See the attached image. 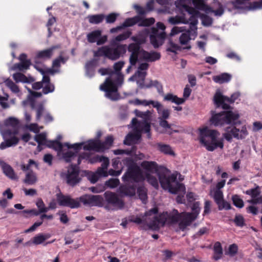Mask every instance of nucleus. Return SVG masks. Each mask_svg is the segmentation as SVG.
I'll list each match as a JSON object with an SVG mask.
<instances>
[{"mask_svg":"<svg viewBox=\"0 0 262 262\" xmlns=\"http://www.w3.org/2000/svg\"><path fill=\"white\" fill-rule=\"evenodd\" d=\"M125 161L128 165V169L122 178L124 182H139L146 179L148 183L155 188L158 189V180L152 173H145L144 176L140 167L131 159H126Z\"/></svg>","mask_w":262,"mask_h":262,"instance_id":"1","label":"nucleus"},{"mask_svg":"<svg viewBox=\"0 0 262 262\" xmlns=\"http://www.w3.org/2000/svg\"><path fill=\"white\" fill-rule=\"evenodd\" d=\"M158 212V208L155 207L146 212L145 213V215L142 217L137 216H133L129 219V221L137 224L146 225L148 229L157 230L161 226H163L165 224H167V221H164L165 219L167 220V212H163L157 216V214Z\"/></svg>","mask_w":262,"mask_h":262,"instance_id":"2","label":"nucleus"},{"mask_svg":"<svg viewBox=\"0 0 262 262\" xmlns=\"http://www.w3.org/2000/svg\"><path fill=\"white\" fill-rule=\"evenodd\" d=\"M192 211V213L182 212L179 213L177 210L173 209L171 213H167V224L178 222L179 228L184 231L187 226H189L197 218L200 211L199 203L195 202L193 204ZM164 221H165L166 220L165 219Z\"/></svg>","mask_w":262,"mask_h":262,"instance_id":"3","label":"nucleus"},{"mask_svg":"<svg viewBox=\"0 0 262 262\" xmlns=\"http://www.w3.org/2000/svg\"><path fill=\"white\" fill-rule=\"evenodd\" d=\"M124 65V62L119 61L114 63L113 68L117 72V81H113L111 77L107 78L105 82L101 85L100 89L105 92V96L113 100L119 99L120 96L118 93L117 86L121 85L123 83V76L118 72H120Z\"/></svg>","mask_w":262,"mask_h":262,"instance_id":"4","label":"nucleus"},{"mask_svg":"<svg viewBox=\"0 0 262 262\" xmlns=\"http://www.w3.org/2000/svg\"><path fill=\"white\" fill-rule=\"evenodd\" d=\"M199 130L200 142L208 151H212L218 147L223 148V139H217L220 135L218 131L208 127L200 128Z\"/></svg>","mask_w":262,"mask_h":262,"instance_id":"5","label":"nucleus"},{"mask_svg":"<svg viewBox=\"0 0 262 262\" xmlns=\"http://www.w3.org/2000/svg\"><path fill=\"white\" fill-rule=\"evenodd\" d=\"M64 145L68 148H73L75 150L74 152L68 151L63 153L62 158L67 162L69 163L71 161L77 159L78 160V152L81 149L88 151H98V140H89L85 142H81L70 144L69 143H64Z\"/></svg>","mask_w":262,"mask_h":262,"instance_id":"6","label":"nucleus"},{"mask_svg":"<svg viewBox=\"0 0 262 262\" xmlns=\"http://www.w3.org/2000/svg\"><path fill=\"white\" fill-rule=\"evenodd\" d=\"M128 50L131 53L129 57V62L132 65H135L136 64L138 58L147 61L152 62L159 60L161 57V55L158 52H148L144 50H140L139 43H130L128 47Z\"/></svg>","mask_w":262,"mask_h":262,"instance_id":"7","label":"nucleus"},{"mask_svg":"<svg viewBox=\"0 0 262 262\" xmlns=\"http://www.w3.org/2000/svg\"><path fill=\"white\" fill-rule=\"evenodd\" d=\"M137 123V119L133 118L132 120V127L135 133L128 134L125 137L123 143L125 145H130L137 143L141 138V134L144 132L147 134V137L150 138V125L145 122Z\"/></svg>","mask_w":262,"mask_h":262,"instance_id":"8","label":"nucleus"},{"mask_svg":"<svg viewBox=\"0 0 262 262\" xmlns=\"http://www.w3.org/2000/svg\"><path fill=\"white\" fill-rule=\"evenodd\" d=\"M158 177L161 186L164 189L173 194H176L179 191L185 192V186L177 181V177L174 174L162 172L158 173Z\"/></svg>","mask_w":262,"mask_h":262,"instance_id":"9","label":"nucleus"},{"mask_svg":"<svg viewBox=\"0 0 262 262\" xmlns=\"http://www.w3.org/2000/svg\"><path fill=\"white\" fill-rule=\"evenodd\" d=\"M126 49V45L112 43V47L105 46L99 48V56H103L111 60H116L125 54Z\"/></svg>","mask_w":262,"mask_h":262,"instance_id":"10","label":"nucleus"},{"mask_svg":"<svg viewBox=\"0 0 262 262\" xmlns=\"http://www.w3.org/2000/svg\"><path fill=\"white\" fill-rule=\"evenodd\" d=\"M239 118V115L232 111L223 112L212 115L210 122L215 126H222L225 124H235V121Z\"/></svg>","mask_w":262,"mask_h":262,"instance_id":"11","label":"nucleus"},{"mask_svg":"<svg viewBox=\"0 0 262 262\" xmlns=\"http://www.w3.org/2000/svg\"><path fill=\"white\" fill-rule=\"evenodd\" d=\"M81 171L78 164H71L65 173V181L67 184L72 187L78 184L81 181Z\"/></svg>","mask_w":262,"mask_h":262,"instance_id":"12","label":"nucleus"},{"mask_svg":"<svg viewBox=\"0 0 262 262\" xmlns=\"http://www.w3.org/2000/svg\"><path fill=\"white\" fill-rule=\"evenodd\" d=\"M156 25V28H152V32L150 35L151 43L155 48H158L161 46L163 43L166 37V33L164 32L165 26L164 24L158 22Z\"/></svg>","mask_w":262,"mask_h":262,"instance_id":"13","label":"nucleus"},{"mask_svg":"<svg viewBox=\"0 0 262 262\" xmlns=\"http://www.w3.org/2000/svg\"><path fill=\"white\" fill-rule=\"evenodd\" d=\"M248 135L246 125H244L239 129L235 126H229L225 129L223 137L228 141L231 142L233 138L237 139H244Z\"/></svg>","mask_w":262,"mask_h":262,"instance_id":"14","label":"nucleus"},{"mask_svg":"<svg viewBox=\"0 0 262 262\" xmlns=\"http://www.w3.org/2000/svg\"><path fill=\"white\" fill-rule=\"evenodd\" d=\"M4 125L6 127H12V129H6L2 132L3 138L11 135H17L19 132V121L14 117H10L4 121Z\"/></svg>","mask_w":262,"mask_h":262,"instance_id":"15","label":"nucleus"},{"mask_svg":"<svg viewBox=\"0 0 262 262\" xmlns=\"http://www.w3.org/2000/svg\"><path fill=\"white\" fill-rule=\"evenodd\" d=\"M56 196L58 204L60 206L68 207L71 209L80 207L77 198L73 199L70 195H64L61 192L57 193Z\"/></svg>","mask_w":262,"mask_h":262,"instance_id":"16","label":"nucleus"},{"mask_svg":"<svg viewBox=\"0 0 262 262\" xmlns=\"http://www.w3.org/2000/svg\"><path fill=\"white\" fill-rule=\"evenodd\" d=\"M191 1L196 9L201 10H204L207 12H212L215 15L221 16L224 12L222 5L219 2L214 3V4L218 6V9L215 10H213L212 8L208 7L207 5H205L204 0Z\"/></svg>","mask_w":262,"mask_h":262,"instance_id":"17","label":"nucleus"},{"mask_svg":"<svg viewBox=\"0 0 262 262\" xmlns=\"http://www.w3.org/2000/svg\"><path fill=\"white\" fill-rule=\"evenodd\" d=\"M88 52L92 53L94 58L86 62L85 69L86 74L90 77H92L95 74V69L98 63V49L92 50Z\"/></svg>","mask_w":262,"mask_h":262,"instance_id":"18","label":"nucleus"},{"mask_svg":"<svg viewBox=\"0 0 262 262\" xmlns=\"http://www.w3.org/2000/svg\"><path fill=\"white\" fill-rule=\"evenodd\" d=\"M99 162L101 163V168H99V177H107L108 175L118 176L120 174L121 171L114 170L112 169H110L107 172L106 169L109 165V159L103 156H99Z\"/></svg>","mask_w":262,"mask_h":262,"instance_id":"19","label":"nucleus"},{"mask_svg":"<svg viewBox=\"0 0 262 262\" xmlns=\"http://www.w3.org/2000/svg\"><path fill=\"white\" fill-rule=\"evenodd\" d=\"M168 22L172 25H176L180 23L190 24V29L192 31H196L197 30L196 25L198 20L194 15H191L189 20H185L182 17L178 16L174 17H170L168 18Z\"/></svg>","mask_w":262,"mask_h":262,"instance_id":"20","label":"nucleus"},{"mask_svg":"<svg viewBox=\"0 0 262 262\" xmlns=\"http://www.w3.org/2000/svg\"><path fill=\"white\" fill-rule=\"evenodd\" d=\"M155 21L154 18L151 17L142 20L140 22V17L135 16L126 19L122 24L123 28L133 26L137 23H138L139 26H148L153 24Z\"/></svg>","mask_w":262,"mask_h":262,"instance_id":"21","label":"nucleus"},{"mask_svg":"<svg viewBox=\"0 0 262 262\" xmlns=\"http://www.w3.org/2000/svg\"><path fill=\"white\" fill-rule=\"evenodd\" d=\"M78 202L81 204H83L87 206H98V195L93 194H84L77 198Z\"/></svg>","mask_w":262,"mask_h":262,"instance_id":"22","label":"nucleus"},{"mask_svg":"<svg viewBox=\"0 0 262 262\" xmlns=\"http://www.w3.org/2000/svg\"><path fill=\"white\" fill-rule=\"evenodd\" d=\"M60 46L56 45L53 46L51 47L38 51L36 55V58L42 60L50 59L53 55L54 50L59 48Z\"/></svg>","mask_w":262,"mask_h":262,"instance_id":"23","label":"nucleus"},{"mask_svg":"<svg viewBox=\"0 0 262 262\" xmlns=\"http://www.w3.org/2000/svg\"><path fill=\"white\" fill-rule=\"evenodd\" d=\"M105 197L108 203L113 204L115 207L121 209L124 204L122 200L119 199L116 194L111 192H106Z\"/></svg>","mask_w":262,"mask_h":262,"instance_id":"24","label":"nucleus"},{"mask_svg":"<svg viewBox=\"0 0 262 262\" xmlns=\"http://www.w3.org/2000/svg\"><path fill=\"white\" fill-rule=\"evenodd\" d=\"M152 106L157 109L159 116V120L162 119L166 120L169 118L170 111L167 108H165L161 103L158 101H155Z\"/></svg>","mask_w":262,"mask_h":262,"instance_id":"25","label":"nucleus"},{"mask_svg":"<svg viewBox=\"0 0 262 262\" xmlns=\"http://www.w3.org/2000/svg\"><path fill=\"white\" fill-rule=\"evenodd\" d=\"M4 139L5 141L2 142L0 144V149L2 150L5 149L8 147L15 146L19 141V139L16 137V135H11V136H8Z\"/></svg>","mask_w":262,"mask_h":262,"instance_id":"26","label":"nucleus"},{"mask_svg":"<svg viewBox=\"0 0 262 262\" xmlns=\"http://www.w3.org/2000/svg\"><path fill=\"white\" fill-rule=\"evenodd\" d=\"M0 165L2 168L4 174L11 180H17L18 177L15 173L12 167L7 163L2 162Z\"/></svg>","mask_w":262,"mask_h":262,"instance_id":"27","label":"nucleus"},{"mask_svg":"<svg viewBox=\"0 0 262 262\" xmlns=\"http://www.w3.org/2000/svg\"><path fill=\"white\" fill-rule=\"evenodd\" d=\"M141 166L146 171V173H153L158 171V165L156 162L144 161Z\"/></svg>","mask_w":262,"mask_h":262,"instance_id":"28","label":"nucleus"},{"mask_svg":"<svg viewBox=\"0 0 262 262\" xmlns=\"http://www.w3.org/2000/svg\"><path fill=\"white\" fill-rule=\"evenodd\" d=\"M119 193L122 195L134 196L136 194V187L135 186H128L127 185L121 186L119 188Z\"/></svg>","mask_w":262,"mask_h":262,"instance_id":"29","label":"nucleus"},{"mask_svg":"<svg viewBox=\"0 0 262 262\" xmlns=\"http://www.w3.org/2000/svg\"><path fill=\"white\" fill-rule=\"evenodd\" d=\"M84 159L91 164L98 162V155L92 157V155L88 152H83L80 154L78 158V165L81 163L82 160Z\"/></svg>","mask_w":262,"mask_h":262,"instance_id":"30","label":"nucleus"},{"mask_svg":"<svg viewBox=\"0 0 262 262\" xmlns=\"http://www.w3.org/2000/svg\"><path fill=\"white\" fill-rule=\"evenodd\" d=\"M81 177H86L91 183L94 184L98 180V169L93 172L89 170H82L81 172Z\"/></svg>","mask_w":262,"mask_h":262,"instance_id":"31","label":"nucleus"},{"mask_svg":"<svg viewBox=\"0 0 262 262\" xmlns=\"http://www.w3.org/2000/svg\"><path fill=\"white\" fill-rule=\"evenodd\" d=\"M176 5L178 8L185 9L189 14H193L192 15L196 13V11L193 8L187 5V0H177L176 2Z\"/></svg>","mask_w":262,"mask_h":262,"instance_id":"32","label":"nucleus"},{"mask_svg":"<svg viewBox=\"0 0 262 262\" xmlns=\"http://www.w3.org/2000/svg\"><path fill=\"white\" fill-rule=\"evenodd\" d=\"M149 65L147 63H142L138 67L137 72L135 74V77H138L141 80H143L147 74L146 71L148 69Z\"/></svg>","mask_w":262,"mask_h":262,"instance_id":"33","label":"nucleus"},{"mask_svg":"<svg viewBox=\"0 0 262 262\" xmlns=\"http://www.w3.org/2000/svg\"><path fill=\"white\" fill-rule=\"evenodd\" d=\"M50 237L51 235L49 233H39L32 238V243L35 245L42 244Z\"/></svg>","mask_w":262,"mask_h":262,"instance_id":"34","label":"nucleus"},{"mask_svg":"<svg viewBox=\"0 0 262 262\" xmlns=\"http://www.w3.org/2000/svg\"><path fill=\"white\" fill-rule=\"evenodd\" d=\"M191 40L190 37V31H187L186 32L182 33L179 38V41L182 45H186L185 47H184V49L189 50L191 49V46L188 44L189 42Z\"/></svg>","mask_w":262,"mask_h":262,"instance_id":"35","label":"nucleus"},{"mask_svg":"<svg viewBox=\"0 0 262 262\" xmlns=\"http://www.w3.org/2000/svg\"><path fill=\"white\" fill-rule=\"evenodd\" d=\"M164 100L170 101L178 105L183 104L185 101V99L179 98L176 95L171 93H168L165 95L164 97Z\"/></svg>","mask_w":262,"mask_h":262,"instance_id":"36","label":"nucleus"},{"mask_svg":"<svg viewBox=\"0 0 262 262\" xmlns=\"http://www.w3.org/2000/svg\"><path fill=\"white\" fill-rule=\"evenodd\" d=\"M157 149L164 154L172 156L175 155L174 152L169 145L163 143H158L157 144Z\"/></svg>","mask_w":262,"mask_h":262,"instance_id":"37","label":"nucleus"},{"mask_svg":"<svg viewBox=\"0 0 262 262\" xmlns=\"http://www.w3.org/2000/svg\"><path fill=\"white\" fill-rule=\"evenodd\" d=\"M231 78V76L229 74L224 73L219 75L214 76L212 79L213 81L217 83H223L228 82Z\"/></svg>","mask_w":262,"mask_h":262,"instance_id":"38","label":"nucleus"},{"mask_svg":"<svg viewBox=\"0 0 262 262\" xmlns=\"http://www.w3.org/2000/svg\"><path fill=\"white\" fill-rule=\"evenodd\" d=\"M63 52H61L58 57L55 58L52 62V68H59L60 67L61 63L65 64L67 61L69 60L68 56H62Z\"/></svg>","mask_w":262,"mask_h":262,"instance_id":"39","label":"nucleus"},{"mask_svg":"<svg viewBox=\"0 0 262 262\" xmlns=\"http://www.w3.org/2000/svg\"><path fill=\"white\" fill-rule=\"evenodd\" d=\"M113 138L112 136H108L104 142H101L99 141V151L109 149L113 142Z\"/></svg>","mask_w":262,"mask_h":262,"instance_id":"40","label":"nucleus"},{"mask_svg":"<svg viewBox=\"0 0 262 262\" xmlns=\"http://www.w3.org/2000/svg\"><path fill=\"white\" fill-rule=\"evenodd\" d=\"M37 181V178L35 173L31 170L28 172L26 174L24 182L28 185H33Z\"/></svg>","mask_w":262,"mask_h":262,"instance_id":"41","label":"nucleus"},{"mask_svg":"<svg viewBox=\"0 0 262 262\" xmlns=\"http://www.w3.org/2000/svg\"><path fill=\"white\" fill-rule=\"evenodd\" d=\"M46 145L49 148L59 151H61L63 148V144L58 140L47 141Z\"/></svg>","mask_w":262,"mask_h":262,"instance_id":"42","label":"nucleus"},{"mask_svg":"<svg viewBox=\"0 0 262 262\" xmlns=\"http://www.w3.org/2000/svg\"><path fill=\"white\" fill-rule=\"evenodd\" d=\"M214 255L213 258L217 260L220 259L223 254V249L221 244L220 242H216L213 247Z\"/></svg>","mask_w":262,"mask_h":262,"instance_id":"43","label":"nucleus"},{"mask_svg":"<svg viewBox=\"0 0 262 262\" xmlns=\"http://www.w3.org/2000/svg\"><path fill=\"white\" fill-rule=\"evenodd\" d=\"M134 113L135 114V115L137 117L141 118L143 119V120H142L141 121H138L137 120L136 124L138 122H147V123H149L147 121V120L149 118L150 115V113L149 111H147L145 112H141L139 110H135L134 111Z\"/></svg>","mask_w":262,"mask_h":262,"instance_id":"44","label":"nucleus"},{"mask_svg":"<svg viewBox=\"0 0 262 262\" xmlns=\"http://www.w3.org/2000/svg\"><path fill=\"white\" fill-rule=\"evenodd\" d=\"M210 194L217 204H220L223 200V193L222 190L210 189Z\"/></svg>","mask_w":262,"mask_h":262,"instance_id":"45","label":"nucleus"},{"mask_svg":"<svg viewBox=\"0 0 262 262\" xmlns=\"http://www.w3.org/2000/svg\"><path fill=\"white\" fill-rule=\"evenodd\" d=\"M132 34V32L127 30L123 33L116 36L113 40L112 42L114 44H117L116 42L122 41L128 38Z\"/></svg>","mask_w":262,"mask_h":262,"instance_id":"46","label":"nucleus"},{"mask_svg":"<svg viewBox=\"0 0 262 262\" xmlns=\"http://www.w3.org/2000/svg\"><path fill=\"white\" fill-rule=\"evenodd\" d=\"M137 193L139 199L144 204L146 203L147 200V189L144 186H140L137 189Z\"/></svg>","mask_w":262,"mask_h":262,"instance_id":"47","label":"nucleus"},{"mask_svg":"<svg viewBox=\"0 0 262 262\" xmlns=\"http://www.w3.org/2000/svg\"><path fill=\"white\" fill-rule=\"evenodd\" d=\"M159 122L160 126L162 127L164 130L163 133L169 135L172 133L171 125L169 124L165 119H162L159 120Z\"/></svg>","mask_w":262,"mask_h":262,"instance_id":"48","label":"nucleus"},{"mask_svg":"<svg viewBox=\"0 0 262 262\" xmlns=\"http://www.w3.org/2000/svg\"><path fill=\"white\" fill-rule=\"evenodd\" d=\"M87 40L90 43L96 42L98 45V30H94L87 34Z\"/></svg>","mask_w":262,"mask_h":262,"instance_id":"49","label":"nucleus"},{"mask_svg":"<svg viewBox=\"0 0 262 262\" xmlns=\"http://www.w3.org/2000/svg\"><path fill=\"white\" fill-rule=\"evenodd\" d=\"M31 64V61L20 62L19 63L15 64L13 69L14 70H18L20 71H23L24 70H28Z\"/></svg>","mask_w":262,"mask_h":262,"instance_id":"50","label":"nucleus"},{"mask_svg":"<svg viewBox=\"0 0 262 262\" xmlns=\"http://www.w3.org/2000/svg\"><path fill=\"white\" fill-rule=\"evenodd\" d=\"M214 100L215 103H223L225 102L230 103L231 99L230 97L222 95L220 93H216L214 96Z\"/></svg>","mask_w":262,"mask_h":262,"instance_id":"51","label":"nucleus"},{"mask_svg":"<svg viewBox=\"0 0 262 262\" xmlns=\"http://www.w3.org/2000/svg\"><path fill=\"white\" fill-rule=\"evenodd\" d=\"M4 83L5 85L9 88L11 91L14 93H17L19 92L18 86L14 83L10 79L8 78L5 80Z\"/></svg>","mask_w":262,"mask_h":262,"instance_id":"52","label":"nucleus"},{"mask_svg":"<svg viewBox=\"0 0 262 262\" xmlns=\"http://www.w3.org/2000/svg\"><path fill=\"white\" fill-rule=\"evenodd\" d=\"M238 252V246L235 244L230 245L227 250L225 251V254L230 257L234 256Z\"/></svg>","mask_w":262,"mask_h":262,"instance_id":"53","label":"nucleus"},{"mask_svg":"<svg viewBox=\"0 0 262 262\" xmlns=\"http://www.w3.org/2000/svg\"><path fill=\"white\" fill-rule=\"evenodd\" d=\"M13 78L16 82H29L28 78L23 73H16L13 75Z\"/></svg>","mask_w":262,"mask_h":262,"instance_id":"54","label":"nucleus"},{"mask_svg":"<svg viewBox=\"0 0 262 262\" xmlns=\"http://www.w3.org/2000/svg\"><path fill=\"white\" fill-rule=\"evenodd\" d=\"M246 194L249 195L252 198H257L260 193L259 187L256 186L255 188L246 190Z\"/></svg>","mask_w":262,"mask_h":262,"instance_id":"55","label":"nucleus"},{"mask_svg":"<svg viewBox=\"0 0 262 262\" xmlns=\"http://www.w3.org/2000/svg\"><path fill=\"white\" fill-rule=\"evenodd\" d=\"M151 86H155L157 89L158 92L159 93L163 92V86L157 80L150 81L149 84L146 85V88H149Z\"/></svg>","mask_w":262,"mask_h":262,"instance_id":"56","label":"nucleus"},{"mask_svg":"<svg viewBox=\"0 0 262 262\" xmlns=\"http://www.w3.org/2000/svg\"><path fill=\"white\" fill-rule=\"evenodd\" d=\"M36 205L38 208L39 213H45L49 210V208H47L42 200L40 198L38 199Z\"/></svg>","mask_w":262,"mask_h":262,"instance_id":"57","label":"nucleus"},{"mask_svg":"<svg viewBox=\"0 0 262 262\" xmlns=\"http://www.w3.org/2000/svg\"><path fill=\"white\" fill-rule=\"evenodd\" d=\"M233 204L238 208H241L244 206L243 200L237 195H234L232 197Z\"/></svg>","mask_w":262,"mask_h":262,"instance_id":"58","label":"nucleus"},{"mask_svg":"<svg viewBox=\"0 0 262 262\" xmlns=\"http://www.w3.org/2000/svg\"><path fill=\"white\" fill-rule=\"evenodd\" d=\"M236 226L242 227L245 226V219L241 214H236L233 220Z\"/></svg>","mask_w":262,"mask_h":262,"instance_id":"59","label":"nucleus"},{"mask_svg":"<svg viewBox=\"0 0 262 262\" xmlns=\"http://www.w3.org/2000/svg\"><path fill=\"white\" fill-rule=\"evenodd\" d=\"M155 101L153 100H140L138 98H136L134 100L133 103L136 105H142L144 106H147L150 104H151L153 106V104L154 103Z\"/></svg>","mask_w":262,"mask_h":262,"instance_id":"60","label":"nucleus"},{"mask_svg":"<svg viewBox=\"0 0 262 262\" xmlns=\"http://www.w3.org/2000/svg\"><path fill=\"white\" fill-rule=\"evenodd\" d=\"M46 134L45 133H41L36 135L35 136V140L38 143V145L44 144V142L46 141ZM39 146H38V148Z\"/></svg>","mask_w":262,"mask_h":262,"instance_id":"61","label":"nucleus"},{"mask_svg":"<svg viewBox=\"0 0 262 262\" xmlns=\"http://www.w3.org/2000/svg\"><path fill=\"white\" fill-rule=\"evenodd\" d=\"M54 89L55 87L53 84H46V85L42 88V92L43 94H48V93L53 92Z\"/></svg>","mask_w":262,"mask_h":262,"instance_id":"62","label":"nucleus"},{"mask_svg":"<svg viewBox=\"0 0 262 262\" xmlns=\"http://www.w3.org/2000/svg\"><path fill=\"white\" fill-rule=\"evenodd\" d=\"M119 183V180L116 179H111L105 182V185L110 188L116 187Z\"/></svg>","mask_w":262,"mask_h":262,"instance_id":"63","label":"nucleus"},{"mask_svg":"<svg viewBox=\"0 0 262 262\" xmlns=\"http://www.w3.org/2000/svg\"><path fill=\"white\" fill-rule=\"evenodd\" d=\"M118 14L112 13L105 16L106 22L108 24L114 23L117 18Z\"/></svg>","mask_w":262,"mask_h":262,"instance_id":"64","label":"nucleus"}]
</instances>
